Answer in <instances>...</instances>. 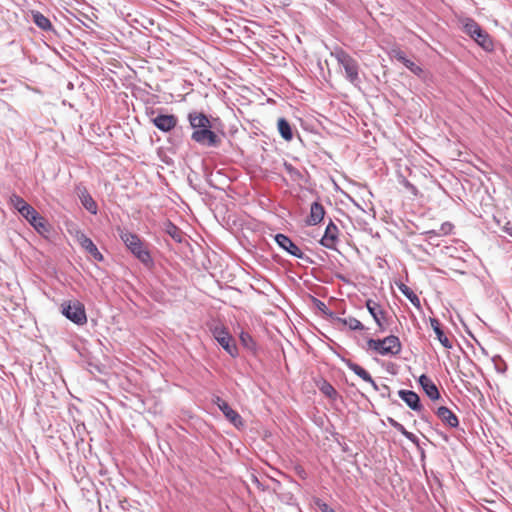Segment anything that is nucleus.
<instances>
[{
    "mask_svg": "<svg viewBox=\"0 0 512 512\" xmlns=\"http://www.w3.org/2000/svg\"><path fill=\"white\" fill-rule=\"evenodd\" d=\"M220 410L235 427H240L243 425V421L239 413L232 409L228 403H221Z\"/></svg>",
    "mask_w": 512,
    "mask_h": 512,
    "instance_id": "22",
    "label": "nucleus"
},
{
    "mask_svg": "<svg viewBox=\"0 0 512 512\" xmlns=\"http://www.w3.org/2000/svg\"><path fill=\"white\" fill-rule=\"evenodd\" d=\"M188 121L190 123V126L194 129V131L198 129L212 127L209 118L204 113L196 111L190 112L188 114Z\"/></svg>",
    "mask_w": 512,
    "mask_h": 512,
    "instance_id": "13",
    "label": "nucleus"
},
{
    "mask_svg": "<svg viewBox=\"0 0 512 512\" xmlns=\"http://www.w3.org/2000/svg\"><path fill=\"white\" fill-rule=\"evenodd\" d=\"M436 415L451 428H455L459 424L457 416L445 406L439 407L436 411Z\"/></svg>",
    "mask_w": 512,
    "mask_h": 512,
    "instance_id": "20",
    "label": "nucleus"
},
{
    "mask_svg": "<svg viewBox=\"0 0 512 512\" xmlns=\"http://www.w3.org/2000/svg\"><path fill=\"white\" fill-rule=\"evenodd\" d=\"M366 307H367L369 313L371 314V316L373 317L374 321L376 322V324L379 328V331L384 332L386 330V327L384 324L385 313L381 309L380 305L377 304L373 300H367Z\"/></svg>",
    "mask_w": 512,
    "mask_h": 512,
    "instance_id": "10",
    "label": "nucleus"
},
{
    "mask_svg": "<svg viewBox=\"0 0 512 512\" xmlns=\"http://www.w3.org/2000/svg\"><path fill=\"white\" fill-rule=\"evenodd\" d=\"M338 237V227L330 221L325 229V233L320 241L321 245L328 249H332L335 246V242Z\"/></svg>",
    "mask_w": 512,
    "mask_h": 512,
    "instance_id": "14",
    "label": "nucleus"
},
{
    "mask_svg": "<svg viewBox=\"0 0 512 512\" xmlns=\"http://www.w3.org/2000/svg\"><path fill=\"white\" fill-rule=\"evenodd\" d=\"M278 131L281 137L286 141H290L293 137L291 126L289 122L284 118H280L278 120Z\"/></svg>",
    "mask_w": 512,
    "mask_h": 512,
    "instance_id": "26",
    "label": "nucleus"
},
{
    "mask_svg": "<svg viewBox=\"0 0 512 512\" xmlns=\"http://www.w3.org/2000/svg\"><path fill=\"white\" fill-rule=\"evenodd\" d=\"M329 316L339 325L348 326L351 330H364V325L354 317L342 318L337 316L335 313L330 312Z\"/></svg>",
    "mask_w": 512,
    "mask_h": 512,
    "instance_id": "19",
    "label": "nucleus"
},
{
    "mask_svg": "<svg viewBox=\"0 0 512 512\" xmlns=\"http://www.w3.org/2000/svg\"><path fill=\"white\" fill-rule=\"evenodd\" d=\"M503 230L509 235L512 237V224L510 223H507L504 227H503Z\"/></svg>",
    "mask_w": 512,
    "mask_h": 512,
    "instance_id": "42",
    "label": "nucleus"
},
{
    "mask_svg": "<svg viewBox=\"0 0 512 512\" xmlns=\"http://www.w3.org/2000/svg\"><path fill=\"white\" fill-rule=\"evenodd\" d=\"M402 435H404L407 439H409L410 441H412L414 443L418 442V438L413 433H411L407 430H405Z\"/></svg>",
    "mask_w": 512,
    "mask_h": 512,
    "instance_id": "41",
    "label": "nucleus"
},
{
    "mask_svg": "<svg viewBox=\"0 0 512 512\" xmlns=\"http://www.w3.org/2000/svg\"><path fill=\"white\" fill-rule=\"evenodd\" d=\"M77 240L81 247L86 250L90 256L94 258V260L101 262L103 261V255L99 252L97 246L93 243V241L87 237L84 233H79L77 235Z\"/></svg>",
    "mask_w": 512,
    "mask_h": 512,
    "instance_id": "11",
    "label": "nucleus"
},
{
    "mask_svg": "<svg viewBox=\"0 0 512 512\" xmlns=\"http://www.w3.org/2000/svg\"><path fill=\"white\" fill-rule=\"evenodd\" d=\"M213 402L218 406L219 409L221 408V403H227L226 401L222 400L219 396H216L213 399Z\"/></svg>",
    "mask_w": 512,
    "mask_h": 512,
    "instance_id": "43",
    "label": "nucleus"
},
{
    "mask_svg": "<svg viewBox=\"0 0 512 512\" xmlns=\"http://www.w3.org/2000/svg\"><path fill=\"white\" fill-rule=\"evenodd\" d=\"M315 504L321 512H335L333 508H331L327 503H325L321 499H317L315 501Z\"/></svg>",
    "mask_w": 512,
    "mask_h": 512,
    "instance_id": "34",
    "label": "nucleus"
},
{
    "mask_svg": "<svg viewBox=\"0 0 512 512\" xmlns=\"http://www.w3.org/2000/svg\"><path fill=\"white\" fill-rule=\"evenodd\" d=\"M391 56L402 64L408 59L405 53L400 49H392Z\"/></svg>",
    "mask_w": 512,
    "mask_h": 512,
    "instance_id": "33",
    "label": "nucleus"
},
{
    "mask_svg": "<svg viewBox=\"0 0 512 512\" xmlns=\"http://www.w3.org/2000/svg\"><path fill=\"white\" fill-rule=\"evenodd\" d=\"M151 121L162 132H170L176 127L178 119L172 114H159Z\"/></svg>",
    "mask_w": 512,
    "mask_h": 512,
    "instance_id": "9",
    "label": "nucleus"
},
{
    "mask_svg": "<svg viewBox=\"0 0 512 512\" xmlns=\"http://www.w3.org/2000/svg\"><path fill=\"white\" fill-rule=\"evenodd\" d=\"M346 366L353 371L357 376H359L364 381L370 383L374 390H378V385L376 382L372 379L371 375L360 365L354 363L351 360H345Z\"/></svg>",
    "mask_w": 512,
    "mask_h": 512,
    "instance_id": "18",
    "label": "nucleus"
},
{
    "mask_svg": "<svg viewBox=\"0 0 512 512\" xmlns=\"http://www.w3.org/2000/svg\"><path fill=\"white\" fill-rule=\"evenodd\" d=\"M453 226L449 222H445L441 225L440 231L442 234H448L451 232Z\"/></svg>",
    "mask_w": 512,
    "mask_h": 512,
    "instance_id": "37",
    "label": "nucleus"
},
{
    "mask_svg": "<svg viewBox=\"0 0 512 512\" xmlns=\"http://www.w3.org/2000/svg\"><path fill=\"white\" fill-rule=\"evenodd\" d=\"M61 312L74 324L84 325L87 323L85 307L78 300L63 302L61 304Z\"/></svg>",
    "mask_w": 512,
    "mask_h": 512,
    "instance_id": "4",
    "label": "nucleus"
},
{
    "mask_svg": "<svg viewBox=\"0 0 512 512\" xmlns=\"http://www.w3.org/2000/svg\"><path fill=\"white\" fill-rule=\"evenodd\" d=\"M284 167H285V170L286 172L294 179H298L299 177H301V173L298 169H296L295 167H293V165L291 164H288V163H285L284 164Z\"/></svg>",
    "mask_w": 512,
    "mask_h": 512,
    "instance_id": "31",
    "label": "nucleus"
},
{
    "mask_svg": "<svg viewBox=\"0 0 512 512\" xmlns=\"http://www.w3.org/2000/svg\"><path fill=\"white\" fill-rule=\"evenodd\" d=\"M32 16H33V22L40 29H42L44 31H49L52 29V24H51L50 20L47 17H45L42 13L33 12Z\"/></svg>",
    "mask_w": 512,
    "mask_h": 512,
    "instance_id": "25",
    "label": "nucleus"
},
{
    "mask_svg": "<svg viewBox=\"0 0 512 512\" xmlns=\"http://www.w3.org/2000/svg\"><path fill=\"white\" fill-rule=\"evenodd\" d=\"M367 345L369 349L382 356L397 355L402 348L399 338L394 335H389L384 339H368Z\"/></svg>",
    "mask_w": 512,
    "mask_h": 512,
    "instance_id": "3",
    "label": "nucleus"
},
{
    "mask_svg": "<svg viewBox=\"0 0 512 512\" xmlns=\"http://www.w3.org/2000/svg\"><path fill=\"white\" fill-rule=\"evenodd\" d=\"M191 139L200 145L208 147H217L220 142V138L211 130V127L193 131Z\"/></svg>",
    "mask_w": 512,
    "mask_h": 512,
    "instance_id": "6",
    "label": "nucleus"
},
{
    "mask_svg": "<svg viewBox=\"0 0 512 512\" xmlns=\"http://www.w3.org/2000/svg\"><path fill=\"white\" fill-rule=\"evenodd\" d=\"M214 339L232 357L238 355V348L230 333L222 326H215L212 330Z\"/></svg>",
    "mask_w": 512,
    "mask_h": 512,
    "instance_id": "5",
    "label": "nucleus"
},
{
    "mask_svg": "<svg viewBox=\"0 0 512 512\" xmlns=\"http://www.w3.org/2000/svg\"><path fill=\"white\" fill-rule=\"evenodd\" d=\"M430 324L434 332L441 329L440 323L436 318H430Z\"/></svg>",
    "mask_w": 512,
    "mask_h": 512,
    "instance_id": "40",
    "label": "nucleus"
},
{
    "mask_svg": "<svg viewBox=\"0 0 512 512\" xmlns=\"http://www.w3.org/2000/svg\"><path fill=\"white\" fill-rule=\"evenodd\" d=\"M168 233L171 235V237L173 239L181 241V239H180L181 231L175 225L170 224V227L168 229Z\"/></svg>",
    "mask_w": 512,
    "mask_h": 512,
    "instance_id": "35",
    "label": "nucleus"
},
{
    "mask_svg": "<svg viewBox=\"0 0 512 512\" xmlns=\"http://www.w3.org/2000/svg\"><path fill=\"white\" fill-rule=\"evenodd\" d=\"M403 65L409 69L413 74L421 77L422 74H423V69L417 65L416 63H414L413 61H411L410 59H407L405 60V62L403 63Z\"/></svg>",
    "mask_w": 512,
    "mask_h": 512,
    "instance_id": "29",
    "label": "nucleus"
},
{
    "mask_svg": "<svg viewBox=\"0 0 512 512\" xmlns=\"http://www.w3.org/2000/svg\"><path fill=\"white\" fill-rule=\"evenodd\" d=\"M119 235L126 247L139 261H141L146 266L153 264L150 252L147 250L138 235L124 230L120 231Z\"/></svg>",
    "mask_w": 512,
    "mask_h": 512,
    "instance_id": "2",
    "label": "nucleus"
},
{
    "mask_svg": "<svg viewBox=\"0 0 512 512\" xmlns=\"http://www.w3.org/2000/svg\"><path fill=\"white\" fill-rule=\"evenodd\" d=\"M78 196L80 198V201L83 205V207L89 211L91 214H96L97 213V204L96 202L94 201V199L92 198V196L88 193V191L83 188V189H78Z\"/></svg>",
    "mask_w": 512,
    "mask_h": 512,
    "instance_id": "21",
    "label": "nucleus"
},
{
    "mask_svg": "<svg viewBox=\"0 0 512 512\" xmlns=\"http://www.w3.org/2000/svg\"><path fill=\"white\" fill-rule=\"evenodd\" d=\"M399 397L408 405V407L414 411L421 409V403L419 396L411 390H399Z\"/></svg>",
    "mask_w": 512,
    "mask_h": 512,
    "instance_id": "16",
    "label": "nucleus"
},
{
    "mask_svg": "<svg viewBox=\"0 0 512 512\" xmlns=\"http://www.w3.org/2000/svg\"><path fill=\"white\" fill-rule=\"evenodd\" d=\"M399 290L410 300L417 309H420L421 303L419 297L405 284L398 285Z\"/></svg>",
    "mask_w": 512,
    "mask_h": 512,
    "instance_id": "27",
    "label": "nucleus"
},
{
    "mask_svg": "<svg viewBox=\"0 0 512 512\" xmlns=\"http://www.w3.org/2000/svg\"><path fill=\"white\" fill-rule=\"evenodd\" d=\"M377 391H380L381 395L383 397H386V396H389L390 395V388L389 386L383 384L381 387L378 386V390Z\"/></svg>",
    "mask_w": 512,
    "mask_h": 512,
    "instance_id": "38",
    "label": "nucleus"
},
{
    "mask_svg": "<svg viewBox=\"0 0 512 512\" xmlns=\"http://www.w3.org/2000/svg\"><path fill=\"white\" fill-rule=\"evenodd\" d=\"M419 384L431 400H437L440 397L439 390L434 382L426 375L419 377Z\"/></svg>",
    "mask_w": 512,
    "mask_h": 512,
    "instance_id": "15",
    "label": "nucleus"
},
{
    "mask_svg": "<svg viewBox=\"0 0 512 512\" xmlns=\"http://www.w3.org/2000/svg\"><path fill=\"white\" fill-rule=\"evenodd\" d=\"M276 243L290 255L302 259L304 257V253L302 250L286 235L284 234H276L275 235Z\"/></svg>",
    "mask_w": 512,
    "mask_h": 512,
    "instance_id": "8",
    "label": "nucleus"
},
{
    "mask_svg": "<svg viewBox=\"0 0 512 512\" xmlns=\"http://www.w3.org/2000/svg\"><path fill=\"white\" fill-rule=\"evenodd\" d=\"M325 215V210L322 204L319 202H313L310 207V214L306 220V223L310 226L319 224Z\"/></svg>",
    "mask_w": 512,
    "mask_h": 512,
    "instance_id": "17",
    "label": "nucleus"
},
{
    "mask_svg": "<svg viewBox=\"0 0 512 512\" xmlns=\"http://www.w3.org/2000/svg\"><path fill=\"white\" fill-rule=\"evenodd\" d=\"M436 336H437V339L439 340V342L447 349H451L452 348V342L449 340V338L445 335L444 331L442 330V328L440 330H436L435 332Z\"/></svg>",
    "mask_w": 512,
    "mask_h": 512,
    "instance_id": "30",
    "label": "nucleus"
},
{
    "mask_svg": "<svg viewBox=\"0 0 512 512\" xmlns=\"http://www.w3.org/2000/svg\"><path fill=\"white\" fill-rule=\"evenodd\" d=\"M473 40L485 51L490 52L494 49L493 40L485 30H482L481 33L477 34Z\"/></svg>",
    "mask_w": 512,
    "mask_h": 512,
    "instance_id": "23",
    "label": "nucleus"
},
{
    "mask_svg": "<svg viewBox=\"0 0 512 512\" xmlns=\"http://www.w3.org/2000/svg\"><path fill=\"white\" fill-rule=\"evenodd\" d=\"M389 422L390 424L397 430L399 431L401 434L404 433V431L406 430L405 427L400 424L399 422L395 421L394 419L390 418L389 419Z\"/></svg>",
    "mask_w": 512,
    "mask_h": 512,
    "instance_id": "36",
    "label": "nucleus"
},
{
    "mask_svg": "<svg viewBox=\"0 0 512 512\" xmlns=\"http://www.w3.org/2000/svg\"><path fill=\"white\" fill-rule=\"evenodd\" d=\"M331 56L343 67L347 81L356 87L359 86L361 81L358 62L342 48H335L331 52Z\"/></svg>",
    "mask_w": 512,
    "mask_h": 512,
    "instance_id": "1",
    "label": "nucleus"
},
{
    "mask_svg": "<svg viewBox=\"0 0 512 512\" xmlns=\"http://www.w3.org/2000/svg\"><path fill=\"white\" fill-rule=\"evenodd\" d=\"M22 217H24L39 234L45 235L49 233L48 222L32 206L29 208V212H25Z\"/></svg>",
    "mask_w": 512,
    "mask_h": 512,
    "instance_id": "7",
    "label": "nucleus"
},
{
    "mask_svg": "<svg viewBox=\"0 0 512 512\" xmlns=\"http://www.w3.org/2000/svg\"><path fill=\"white\" fill-rule=\"evenodd\" d=\"M458 24L460 29L472 39H474V37L483 30L481 26L470 17H460L458 19Z\"/></svg>",
    "mask_w": 512,
    "mask_h": 512,
    "instance_id": "12",
    "label": "nucleus"
},
{
    "mask_svg": "<svg viewBox=\"0 0 512 512\" xmlns=\"http://www.w3.org/2000/svg\"><path fill=\"white\" fill-rule=\"evenodd\" d=\"M315 304L319 310L329 315L330 312H327V306L322 301L315 299Z\"/></svg>",
    "mask_w": 512,
    "mask_h": 512,
    "instance_id": "39",
    "label": "nucleus"
},
{
    "mask_svg": "<svg viewBox=\"0 0 512 512\" xmlns=\"http://www.w3.org/2000/svg\"><path fill=\"white\" fill-rule=\"evenodd\" d=\"M322 392L327 395L328 397L330 398H333L337 395V391L335 390V388L329 384V383H325L322 388H321Z\"/></svg>",
    "mask_w": 512,
    "mask_h": 512,
    "instance_id": "32",
    "label": "nucleus"
},
{
    "mask_svg": "<svg viewBox=\"0 0 512 512\" xmlns=\"http://www.w3.org/2000/svg\"><path fill=\"white\" fill-rule=\"evenodd\" d=\"M10 204L21 214V216L25 212H29V208L31 207L22 197L17 194H12L10 196Z\"/></svg>",
    "mask_w": 512,
    "mask_h": 512,
    "instance_id": "24",
    "label": "nucleus"
},
{
    "mask_svg": "<svg viewBox=\"0 0 512 512\" xmlns=\"http://www.w3.org/2000/svg\"><path fill=\"white\" fill-rule=\"evenodd\" d=\"M240 341L243 344V346L250 350H254L256 347L255 341L253 340L252 336L247 332H241Z\"/></svg>",
    "mask_w": 512,
    "mask_h": 512,
    "instance_id": "28",
    "label": "nucleus"
}]
</instances>
